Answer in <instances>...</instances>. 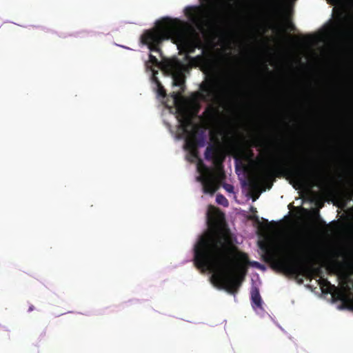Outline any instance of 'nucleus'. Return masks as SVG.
I'll return each instance as SVG.
<instances>
[{
    "instance_id": "nucleus-1",
    "label": "nucleus",
    "mask_w": 353,
    "mask_h": 353,
    "mask_svg": "<svg viewBox=\"0 0 353 353\" xmlns=\"http://www.w3.org/2000/svg\"><path fill=\"white\" fill-rule=\"evenodd\" d=\"M194 263L199 269L216 270L212 282L219 289L235 295L246 274L248 256L237 252L230 231L221 229L202 234L194 247Z\"/></svg>"
},
{
    "instance_id": "nucleus-2",
    "label": "nucleus",
    "mask_w": 353,
    "mask_h": 353,
    "mask_svg": "<svg viewBox=\"0 0 353 353\" xmlns=\"http://www.w3.org/2000/svg\"><path fill=\"white\" fill-rule=\"evenodd\" d=\"M285 176L292 179L299 188L321 187L325 183L321 168L312 159L298 167H290L285 160H282L272 166L264 168L259 176L252 179L250 183L252 188H256L261 182L268 183V188L270 189L274 179Z\"/></svg>"
},
{
    "instance_id": "nucleus-3",
    "label": "nucleus",
    "mask_w": 353,
    "mask_h": 353,
    "mask_svg": "<svg viewBox=\"0 0 353 353\" xmlns=\"http://www.w3.org/2000/svg\"><path fill=\"white\" fill-rule=\"evenodd\" d=\"M171 39L187 54L194 53L199 48L197 42L190 35L188 25L179 19L163 17L156 22L155 27L145 30L140 37L141 44L146 45L150 51L161 54L159 46L165 40Z\"/></svg>"
},
{
    "instance_id": "nucleus-4",
    "label": "nucleus",
    "mask_w": 353,
    "mask_h": 353,
    "mask_svg": "<svg viewBox=\"0 0 353 353\" xmlns=\"http://www.w3.org/2000/svg\"><path fill=\"white\" fill-rule=\"evenodd\" d=\"M288 258L278 261L285 272L291 274L301 275L309 279L323 277L321 267L313 265V256L307 245L301 241H290L287 247Z\"/></svg>"
},
{
    "instance_id": "nucleus-5",
    "label": "nucleus",
    "mask_w": 353,
    "mask_h": 353,
    "mask_svg": "<svg viewBox=\"0 0 353 353\" xmlns=\"http://www.w3.org/2000/svg\"><path fill=\"white\" fill-rule=\"evenodd\" d=\"M178 112L179 128L187 135L185 143L193 144L199 147L204 146L206 142L204 130L199 125L193 123L190 114L185 108H179Z\"/></svg>"
},
{
    "instance_id": "nucleus-6",
    "label": "nucleus",
    "mask_w": 353,
    "mask_h": 353,
    "mask_svg": "<svg viewBox=\"0 0 353 353\" xmlns=\"http://www.w3.org/2000/svg\"><path fill=\"white\" fill-rule=\"evenodd\" d=\"M204 156L205 159L211 161L217 170L224 176L223 163L225 155L220 148L216 145L210 144L205 149Z\"/></svg>"
},
{
    "instance_id": "nucleus-7",
    "label": "nucleus",
    "mask_w": 353,
    "mask_h": 353,
    "mask_svg": "<svg viewBox=\"0 0 353 353\" xmlns=\"http://www.w3.org/2000/svg\"><path fill=\"white\" fill-rule=\"evenodd\" d=\"M171 69L173 70L172 80L173 84L183 88L185 83V77L179 64H172Z\"/></svg>"
},
{
    "instance_id": "nucleus-8",
    "label": "nucleus",
    "mask_w": 353,
    "mask_h": 353,
    "mask_svg": "<svg viewBox=\"0 0 353 353\" xmlns=\"http://www.w3.org/2000/svg\"><path fill=\"white\" fill-rule=\"evenodd\" d=\"M201 91L205 93L203 96V99L205 101L211 100L216 94V84L213 80L210 82L205 83L201 85Z\"/></svg>"
},
{
    "instance_id": "nucleus-9",
    "label": "nucleus",
    "mask_w": 353,
    "mask_h": 353,
    "mask_svg": "<svg viewBox=\"0 0 353 353\" xmlns=\"http://www.w3.org/2000/svg\"><path fill=\"white\" fill-rule=\"evenodd\" d=\"M199 179L202 181L204 192L213 194L218 190L219 185L212 177H200Z\"/></svg>"
},
{
    "instance_id": "nucleus-10",
    "label": "nucleus",
    "mask_w": 353,
    "mask_h": 353,
    "mask_svg": "<svg viewBox=\"0 0 353 353\" xmlns=\"http://www.w3.org/2000/svg\"><path fill=\"white\" fill-rule=\"evenodd\" d=\"M330 32L336 37H341L344 35L345 32L343 21L342 19H339L336 23L332 24L330 27Z\"/></svg>"
},
{
    "instance_id": "nucleus-11",
    "label": "nucleus",
    "mask_w": 353,
    "mask_h": 353,
    "mask_svg": "<svg viewBox=\"0 0 353 353\" xmlns=\"http://www.w3.org/2000/svg\"><path fill=\"white\" fill-rule=\"evenodd\" d=\"M251 300L252 306L261 308L262 306V299L257 287H252L251 289Z\"/></svg>"
},
{
    "instance_id": "nucleus-12",
    "label": "nucleus",
    "mask_w": 353,
    "mask_h": 353,
    "mask_svg": "<svg viewBox=\"0 0 353 353\" xmlns=\"http://www.w3.org/2000/svg\"><path fill=\"white\" fill-rule=\"evenodd\" d=\"M319 285L322 290V292L324 294L331 293L333 290L336 289V286L334 285H332L330 282L323 277H321L318 280Z\"/></svg>"
},
{
    "instance_id": "nucleus-13",
    "label": "nucleus",
    "mask_w": 353,
    "mask_h": 353,
    "mask_svg": "<svg viewBox=\"0 0 353 353\" xmlns=\"http://www.w3.org/2000/svg\"><path fill=\"white\" fill-rule=\"evenodd\" d=\"M203 114L207 120L212 121L217 117L218 110L212 105H209L205 108Z\"/></svg>"
},
{
    "instance_id": "nucleus-14",
    "label": "nucleus",
    "mask_w": 353,
    "mask_h": 353,
    "mask_svg": "<svg viewBox=\"0 0 353 353\" xmlns=\"http://www.w3.org/2000/svg\"><path fill=\"white\" fill-rule=\"evenodd\" d=\"M330 294H332V296L336 300L341 301L343 303H347L348 301V298L345 292L339 290L336 287V289L333 290Z\"/></svg>"
},
{
    "instance_id": "nucleus-15",
    "label": "nucleus",
    "mask_w": 353,
    "mask_h": 353,
    "mask_svg": "<svg viewBox=\"0 0 353 353\" xmlns=\"http://www.w3.org/2000/svg\"><path fill=\"white\" fill-rule=\"evenodd\" d=\"M196 9L197 8L196 7L192 6L186 7L185 9V15L193 22H195L197 20V15L196 13Z\"/></svg>"
},
{
    "instance_id": "nucleus-16",
    "label": "nucleus",
    "mask_w": 353,
    "mask_h": 353,
    "mask_svg": "<svg viewBox=\"0 0 353 353\" xmlns=\"http://www.w3.org/2000/svg\"><path fill=\"white\" fill-rule=\"evenodd\" d=\"M153 81L157 83V93L159 96L162 97H165L166 96V92L163 86L161 85V82L159 81L157 77H155V73L153 74Z\"/></svg>"
},
{
    "instance_id": "nucleus-17",
    "label": "nucleus",
    "mask_w": 353,
    "mask_h": 353,
    "mask_svg": "<svg viewBox=\"0 0 353 353\" xmlns=\"http://www.w3.org/2000/svg\"><path fill=\"white\" fill-rule=\"evenodd\" d=\"M185 149L188 150L191 154V155L195 158L198 157V147L197 145H194L193 144H186L185 143Z\"/></svg>"
},
{
    "instance_id": "nucleus-18",
    "label": "nucleus",
    "mask_w": 353,
    "mask_h": 353,
    "mask_svg": "<svg viewBox=\"0 0 353 353\" xmlns=\"http://www.w3.org/2000/svg\"><path fill=\"white\" fill-rule=\"evenodd\" d=\"M216 201L218 204L221 205L224 207H227L229 205L228 199L221 194H218L216 195Z\"/></svg>"
},
{
    "instance_id": "nucleus-19",
    "label": "nucleus",
    "mask_w": 353,
    "mask_h": 353,
    "mask_svg": "<svg viewBox=\"0 0 353 353\" xmlns=\"http://www.w3.org/2000/svg\"><path fill=\"white\" fill-rule=\"evenodd\" d=\"M252 146L256 148H266V145L259 139H254L252 141Z\"/></svg>"
},
{
    "instance_id": "nucleus-20",
    "label": "nucleus",
    "mask_w": 353,
    "mask_h": 353,
    "mask_svg": "<svg viewBox=\"0 0 353 353\" xmlns=\"http://www.w3.org/2000/svg\"><path fill=\"white\" fill-rule=\"evenodd\" d=\"M148 62L154 66H157L159 64V62L158 59H157V57L155 56L152 55V54H149Z\"/></svg>"
},
{
    "instance_id": "nucleus-21",
    "label": "nucleus",
    "mask_w": 353,
    "mask_h": 353,
    "mask_svg": "<svg viewBox=\"0 0 353 353\" xmlns=\"http://www.w3.org/2000/svg\"><path fill=\"white\" fill-rule=\"evenodd\" d=\"M223 188L228 192H233L234 187L230 184L225 183L223 185Z\"/></svg>"
},
{
    "instance_id": "nucleus-22",
    "label": "nucleus",
    "mask_w": 353,
    "mask_h": 353,
    "mask_svg": "<svg viewBox=\"0 0 353 353\" xmlns=\"http://www.w3.org/2000/svg\"><path fill=\"white\" fill-rule=\"evenodd\" d=\"M179 95H180V94H179V93H177V92H173V94H172V97H173V98H174V101H176V100L179 99Z\"/></svg>"
},
{
    "instance_id": "nucleus-23",
    "label": "nucleus",
    "mask_w": 353,
    "mask_h": 353,
    "mask_svg": "<svg viewBox=\"0 0 353 353\" xmlns=\"http://www.w3.org/2000/svg\"><path fill=\"white\" fill-rule=\"evenodd\" d=\"M347 199H349V200H351V199L353 198V191H352V192H349V193L347 194Z\"/></svg>"
},
{
    "instance_id": "nucleus-24",
    "label": "nucleus",
    "mask_w": 353,
    "mask_h": 353,
    "mask_svg": "<svg viewBox=\"0 0 353 353\" xmlns=\"http://www.w3.org/2000/svg\"><path fill=\"white\" fill-rule=\"evenodd\" d=\"M288 28L290 30H293L294 29V25L292 23H290L289 25H288Z\"/></svg>"
},
{
    "instance_id": "nucleus-25",
    "label": "nucleus",
    "mask_w": 353,
    "mask_h": 353,
    "mask_svg": "<svg viewBox=\"0 0 353 353\" xmlns=\"http://www.w3.org/2000/svg\"><path fill=\"white\" fill-rule=\"evenodd\" d=\"M34 310V305H30L29 306V308H28V311L29 312H30L33 311Z\"/></svg>"
},
{
    "instance_id": "nucleus-26",
    "label": "nucleus",
    "mask_w": 353,
    "mask_h": 353,
    "mask_svg": "<svg viewBox=\"0 0 353 353\" xmlns=\"http://www.w3.org/2000/svg\"><path fill=\"white\" fill-rule=\"evenodd\" d=\"M237 6H243V1H238V2H237Z\"/></svg>"
},
{
    "instance_id": "nucleus-27",
    "label": "nucleus",
    "mask_w": 353,
    "mask_h": 353,
    "mask_svg": "<svg viewBox=\"0 0 353 353\" xmlns=\"http://www.w3.org/2000/svg\"><path fill=\"white\" fill-rule=\"evenodd\" d=\"M251 210H252V212H256V208H254L253 207H252Z\"/></svg>"
},
{
    "instance_id": "nucleus-28",
    "label": "nucleus",
    "mask_w": 353,
    "mask_h": 353,
    "mask_svg": "<svg viewBox=\"0 0 353 353\" xmlns=\"http://www.w3.org/2000/svg\"><path fill=\"white\" fill-rule=\"evenodd\" d=\"M219 216H222V218L223 217V214L222 213H220L219 212V214H218Z\"/></svg>"
},
{
    "instance_id": "nucleus-29",
    "label": "nucleus",
    "mask_w": 353,
    "mask_h": 353,
    "mask_svg": "<svg viewBox=\"0 0 353 353\" xmlns=\"http://www.w3.org/2000/svg\"><path fill=\"white\" fill-rule=\"evenodd\" d=\"M257 198L258 196H256V198H253V201H255Z\"/></svg>"
},
{
    "instance_id": "nucleus-30",
    "label": "nucleus",
    "mask_w": 353,
    "mask_h": 353,
    "mask_svg": "<svg viewBox=\"0 0 353 353\" xmlns=\"http://www.w3.org/2000/svg\"><path fill=\"white\" fill-rule=\"evenodd\" d=\"M283 32H286V30L282 29Z\"/></svg>"
}]
</instances>
